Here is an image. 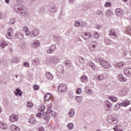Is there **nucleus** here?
Segmentation results:
<instances>
[{
  "instance_id": "1",
  "label": "nucleus",
  "mask_w": 131,
  "mask_h": 131,
  "mask_svg": "<svg viewBox=\"0 0 131 131\" xmlns=\"http://www.w3.org/2000/svg\"><path fill=\"white\" fill-rule=\"evenodd\" d=\"M14 10L16 13L21 14L23 16H26L27 12L25 11V8L22 5H16L14 7Z\"/></svg>"
},
{
  "instance_id": "2",
  "label": "nucleus",
  "mask_w": 131,
  "mask_h": 131,
  "mask_svg": "<svg viewBox=\"0 0 131 131\" xmlns=\"http://www.w3.org/2000/svg\"><path fill=\"white\" fill-rule=\"evenodd\" d=\"M47 63H52V64H56L59 63L60 60L57 56H50L48 57L46 60Z\"/></svg>"
},
{
  "instance_id": "3",
  "label": "nucleus",
  "mask_w": 131,
  "mask_h": 131,
  "mask_svg": "<svg viewBox=\"0 0 131 131\" xmlns=\"http://www.w3.org/2000/svg\"><path fill=\"white\" fill-rule=\"evenodd\" d=\"M100 65L105 69H109V68H111V64L107 61L104 60L103 58L100 60Z\"/></svg>"
},
{
  "instance_id": "4",
  "label": "nucleus",
  "mask_w": 131,
  "mask_h": 131,
  "mask_svg": "<svg viewBox=\"0 0 131 131\" xmlns=\"http://www.w3.org/2000/svg\"><path fill=\"white\" fill-rule=\"evenodd\" d=\"M58 90L59 93H65L67 91V85L65 84H60L58 86Z\"/></svg>"
},
{
  "instance_id": "5",
  "label": "nucleus",
  "mask_w": 131,
  "mask_h": 131,
  "mask_svg": "<svg viewBox=\"0 0 131 131\" xmlns=\"http://www.w3.org/2000/svg\"><path fill=\"white\" fill-rule=\"evenodd\" d=\"M107 120L110 123H112V124H116L117 123V120H116L114 115L109 116Z\"/></svg>"
},
{
  "instance_id": "6",
  "label": "nucleus",
  "mask_w": 131,
  "mask_h": 131,
  "mask_svg": "<svg viewBox=\"0 0 131 131\" xmlns=\"http://www.w3.org/2000/svg\"><path fill=\"white\" fill-rule=\"evenodd\" d=\"M39 35V30L38 29H34L31 31V37H37Z\"/></svg>"
},
{
  "instance_id": "7",
  "label": "nucleus",
  "mask_w": 131,
  "mask_h": 131,
  "mask_svg": "<svg viewBox=\"0 0 131 131\" xmlns=\"http://www.w3.org/2000/svg\"><path fill=\"white\" fill-rule=\"evenodd\" d=\"M112 106H113L112 103H111L110 101L106 100L105 101V105L104 106L105 111H111Z\"/></svg>"
},
{
  "instance_id": "8",
  "label": "nucleus",
  "mask_w": 131,
  "mask_h": 131,
  "mask_svg": "<svg viewBox=\"0 0 131 131\" xmlns=\"http://www.w3.org/2000/svg\"><path fill=\"white\" fill-rule=\"evenodd\" d=\"M115 13L118 17H123L124 15V12L120 8L116 9Z\"/></svg>"
},
{
  "instance_id": "9",
  "label": "nucleus",
  "mask_w": 131,
  "mask_h": 131,
  "mask_svg": "<svg viewBox=\"0 0 131 131\" xmlns=\"http://www.w3.org/2000/svg\"><path fill=\"white\" fill-rule=\"evenodd\" d=\"M18 119H19V116L16 114H13L9 117L10 122H16L18 121Z\"/></svg>"
},
{
  "instance_id": "10",
  "label": "nucleus",
  "mask_w": 131,
  "mask_h": 131,
  "mask_svg": "<svg viewBox=\"0 0 131 131\" xmlns=\"http://www.w3.org/2000/svg\"><path fill=\"white\" fill-rule=\"evenodd\" d=\"M85 93L87 94L88 95H94V90L92 89V88L91 86H86L85 89Z\"/></svg>"
},
{
  "instance_id": "11",
  "label": "nucleus",
  "mask_w": 131,
  "mask_h": 131,
  "mask_svg": "<svg viewBox=\"0 0 131 131\" xmlns=\"http://www.w3.org/2000/svg\"><path fill=\"white\" fill-rule=\"evenodd\" d=\"M39 45H40V43L38 40H34L31 43V47H32V48H36L39 47Z\"/></svg>"
},
{
  "instance_id": "12",
  "label": "nucleus",
  "mask_w": 131,
  "mask_h": 131,
  "mask_svg": "<svg viewBox=\"0 0 131 131\" xmlns=\"http://www.w3.org/2000/svg\"><path fill=\"white\" fill-rule=\"evenodd\" d=\"M84 39H92L93 38V34L91 32H85L84 35L83 36Z\"/></svg>"
},
{
  "instance_id": "13",
  "label": "nucleus",
  "mask_w": 131,
  "mask_h": 131,
  "mask_svg": "<svg viewBox=\"0 0 131 131\" xmlns=\"http://www.w3.org/2000/svg\"><path fill=\"white\" fill-rule=\"evenodd\" d=\"M12 34H13V28H10L8 29L6 37H7V38H11L10 37L12 36Z\"/></svg>"
},
{
  "instance_id": "14",
  "label": "nucleus",
  "mask_w": 131,
  "mask_h": 131,
  "mask_svg": "<svg viewBox=\"0 0 131 131\" xmlns=\"http://www.w3.org/2000/svg\"><path fill=\"white\" fill-rule=\"evenodd\" d=\"M56 50V45H52L49 50H47L48 54H52Z\"/></svg>"
},
{
  "instance_id": "15",
  "label": "nucleus",
  "mask_w": 131,
  "mask_h": 131,
  "mask_svg": "<svg viewBox=\"0 0 131 131\" xmlns=\"http://www.w3.org/2000/svg\"><path fill=\"white\" fill-rule=\"evenodd\" d=\"M23 93V92L21 91V90L19 89V88L16 89L15 91H14V94L16 96H19V97H22Z\"/></svg>"
},
{
  "instance_id": "16",
  "label": "nucleus",
  "mask_w": 131,
  "mask_h": 131,
  "mask_svg": "<svg viewBox=\"0 0 131 131\" xmlns=\"http://www.w3.org/2000/svg\"><path fill=\"white\" fill-rule=\"evenodd\" d=\"M15 38H18L19 39H23L24 37V35H23L22 33L20 32H17L15 34Z\"/></svg>"
},
{
  "instance_id": "17",
  "label": "nucleus",
  "mask_w": 131,
  "mask_h": 131,
  "mask_svg": "<svg viewBox=\"0 0 131 131\" xmlns=\"http://www.w3.org/2000/svg\"><path fill=\"white\" fill-rule=\"evenodd\" d=\"M95 78L96 80H97V81L99 80H103V79L105 78V76H104L103 74H101V75L96 76Z\"/></svg>"
},
{
  "instance_id": "18",
  "label": "nucleus",
  "mask_w": 131,
  "mask_h": 131,
  "mask_svg": "<svg viewBox=\"0 0 131 131\" xmlns=\"http://www.w3.org/2000/svg\"><path fill=\"white\" fill-rule=\"evenodd\" d=\"M120 104L121 106H123V107H127L128 105H130V102L128 100H125L120 103Z\"/></svg>"
},
{
  "instance_id": "19",
  "label": "nucleus",
  "mask_w": 131,
  "mask_h": 131,
  "mask_svg": "<svg viewBox=\"0 0 131 131\" xmlns=\"http://www.w3.org/2000/svg\"><path fill=\"white\" fill-rule=\"evenodd\" d=\"M124 72L126 76L129 77L131 75V69L128 68L126 70H125Z\"/></svg>"
},
{
  "instance_id": "20",
  "label": "nucleus",
  "mask_w": 131,
  "mask_h": 131,
  "mask_svg": "<svg viewBox=\"0 0 131 131\" xmlns=\"http://www.w3.org/2000/svg\"><path fill=\"white\" fill-rule=\"evenodd\" d=\"M75 114V110L74 108H71L69 112L68 115L70 117H73Z\"/></svg>"
},
{
  "instance_id": "21",
  "label": "nucleus",
  "mask_w": 131,
  "mask_h": 131,
  "mask_svg": "<svg viewBox=\"0 0 131 131\" xmlns=\"http://www.w3.org/2000/svg\"><path fill=\"white\" fill-rule=\"evenodd\" d=\"M118 79L119 81H122V82L126 81V78L124 77L122 74H120L119 75Z\"/></svg>"
},
{
  "instance_id": "22",
  "label": "nucleus",
  "mask_w": 131,
  "mask_h": 131,
  "mask_svg": "<svg viewBox=\"0 0 131 131\" xmlns=\"http://www.w3.org/2000/svg\"><path fill=\"white\" fill-rule=\"evenodd\" d=\"M0 128H2V129H8V125H7V124L4 122H1Z\"/></svg>"
},
{
  "instance_id": "23",
  "label": "nucleus",
  "mask_w": 131,
  "mask_h": 131,
  "mask_svg": "<svg viewBox=\"0 0 131 131\" xmlns=\"http://www.w3.org/2000/svg\"><path fill=\"white\" fill-rule=\"evenodd\" d=\"M105 15L106 17H111L113 16L114 14L111 10H108L106 11Z\"/></svg>"
},
{
  "instance_id": "24",
  "label": "nucleus",
  "mask_w": 131,
  "mask_h": 131,
  "mask_svg": "<svg viewBox=\"0 0 131 131\" xmlns=\"http://www.w3.org/2000/svg\"><path fill=\"white\" fill-rule=\"evenodd\" d=\"M52 98V95L50 93H47L44 97L45 101H49Z\"/></svg>"
},
{
  "instance_id": "25",
  "label": "nucleus",
  "mask_w": 131,
  "mask_h": 131,
  "mask_svg": "<svg viewBox=\"0 0 131 131\" xmlns=\"http://www.w3.org/2000/svg\"><path fill=\"white\" fill-rule=\"evenodd\" d=\"M48 114L47 112L43 113L42 114L43 118L44 119H46L47 121H49L50 120V116H48Z\"/></svg>"
},
{
  "instance_id": "26",
  "label": "nucleus",
  "mask_w": 131,
  "mask_h": 131,
  "mask_svg": "<svg viewBox=\"0 0 131 131\" xmlns=\"http://www.w3.org/2000/svg\"><path fill=\"white\" fill-rule=\"evenodd\" d=\"M11 128L12 131H20V128L14 125L11 126Z\"/></svg>"
},
{
  "instance_id": "27",
  "label": "nucleus",
  "mask_w": 131,
  "mask_h": 131,
  "mask_svg": "<svg viewBox=\"0 0 131 131\" xmlns=\"http://www.w3.org/2000/svg\"><path fill=\"white\" fill-rule=\"evenodd\" d=\"M49 12L50 13H57V8L55 6H52L51 7Z\"/></svg>"
},
{
  "instance_id": "28",
  "label": "nucleus",
  "mask_w": 131,
  "mask_h": 131,
  "mask_svg": "<svg viewBox=\"0 0 131 131\" xmlns=\"http://www.w3.org/2000/svg\"><path fill=\"white\" fill-rule=\"evenodd\" d=\"M46 76L48 79H49V80H52L53 79V78H54V76H53V75H52V74H51V73H49V72L46 73Z\"/></svg>"
},
{
  "instance_id": "29",
  "label": "nucleus",
  "mask_w": 131,
  "mask_h": 131,
  "mask_svg": "<svg viewBox=\"0 0 131 131\" xmlns=\"http://www.w3.org/2000/svg\"><path fill=\"white\" fill-rule=\"evenodd\" d=\"M81 81L82 82H88V77L83 75L81 77Z\"/></svg>"
},
{
  "instance_id": "30",
  "label": "nucleus",
  "mask_w": 131,
  "mask_h": 131,
  "mask_svg": "<svg viewBox=\"0 0 131 131\" xmlns=\"http://www.w3.org/2000/svg\"><path fill=\"white\" fill-rule=\"evenodd\" d=\"M96 15H98V16H100L101 18H103L104 17V14L103 13V11L101 10H98L96 12Z\"/></svg>"
},
{
  "instance_id": "31",
  "label": "nucleus",
  "mask_w": 131,
  "mask_h": 131,
  "mask_svg": "<svg viewBox=\"0 0 131 131\" xmlns=\"http://www.w3.org/2000/svg\"><path fill=\"white\" fill-rule=\"evenodd\" d=\"M29 122L32 124H35L36 123V120H35L34 118H31L29 120Z\"/></svg>"
},
{
  "instance_id": "32",
  "label": "nucleus",
  "mask_w": 131,
  "mask_h": 131,
  "mask_svg": "<svg viewBox=\"0 0 131 131\" xmlns=\"http://www.w3.org/2000/svg\"><path fill=\"white\" fill-rule=\"evenodd\" d=\"M68 128L71 130V129H73V128L74 127V125L72 123H70L67 125Z\"/></svg>"
},
{
  "instance_id": "33",
  "label": "nucleus",
  "mask_w": 131,
  "mask_h": 131,
  "mask_svg": "<svg viewBox=\"0 0 131 131\" xmlns=\"http://www.w3.org/2000/svg\"><path fill=\"white\" fill-rule=\"evenodd\" d=\"M38 110L39 111H40V112H44L45 110H46V106H45V105H42L38 108Z\"/></svg>"
},
{
  "instance_id": "34",
  "label": "nucleus",
  "mask_w": 131,
  "mask_h": 131,
  "mask_svg": "<svg viewBox=\"0 0 131 131\" xmlns=\"http://www.w3.org/2000/svg\"><path fill=\"white\" fill-rule=\"evenodd\" d=\"M89 65L90 67H91V68H92V69H93V70H95L96 66L95 65V63H93L92 62H89Z\"/></svg>"
},
{
  "instance_id": "35",
  "label": "nucleus",
  "mask_w": 131,
  "mask_h": 131,
  "mask_svg": "<svg viewBox=\"0 0 131 131\" xmlns=\"http://www.w3.org/2000/svg\"><path fill=\"white\" fill-rule=\"evenodd\" d=\"M76 100L78 103L80 104L81 103V100H82V97L81 96H76Z\"/></svg>"
},
{
  "instance_id": "36",
  "label": "nucleus",
  "mask_w": 131,
  "mask_h": 131,
  "mask_svg": "<svg viewBox=\"0 0 131 131\" xmlns=\"http://www.w3.org/2000/svg\"><path fill=\"white\" fill-rule=\"evenodd\" d=\"M110 35H113V36H114L115 37H117V35L115 34V31L112 29L110 30Z\"/></svg>"
},
{
  "instance_id": "37",
  "label": "nucleus",
  "mask_w": 131,
  "mask_h": 131,
  "mask_svg": "<svg viewBox=\"0 0 131 131\" xmlns=\"http://www.w3.org/2000/svg\"><path fill=\"white\" fill-rule=\"evenodd\" d=\"M33 63L35 64V65H39V64L40 63V61L38 58H35L33 61Z\"/></svg>"
},
{
  "instance_id": "38",
  "label": "nucleus",
  "mask_w": 131,
  "mask_h": 131,
  "mask_svg": "<svg viewBox=\"0 0 131 131\" xmlns=\"http://www.w3.org/2000/svg\"><path fill=\"white\" fill-rule=\"evenodd\" d=\"M110 100L112 101V102H117V98L115 96H111L110 97Z\"/></svg>"
},
{
  "instance_id": "39",
  "label": "nucleus",
  "mask_w": 131,
  "mask_h": 131,
  "mask_svg": "<svg viewBox=\"0 0 131 131\" xmlns=\"http://www.w3.org/2000/svg\"><path fill=\"white\" fill-rule=\"evenodd\" d=\"M79 62H80V63H81V64H84V63H85V60H84L83 59V57H79Z\"/></svg>"
},
{
  "instance_id": "40",
  "label": "nucleus",
  "mask_w": 131,
  "mask_h": 131,
  "mask_svg": "<svg viewBox=\"0 0 131 131\" xmlns=\"http://www.w3.org/2000/svg\"><path fill=\"white\" fill-rule=\"evenodd\" d=\"M104 42L105 43H106V45H111L112 43L111 40L108 39H105Z\"/></svg>"
},
{
  "instance_id": "41",
  "label": "nucleus",
  "mask_w": 131,
  "mask_h": 131,
  "mask_svg": "<svg viewBox=\"0 0 131 131\" xmlns=\"http://www.w3.org/2000/svg\"><path fill=\"white\" fill-rule=\"evenodd\" d=\"M97 46L95 44H93L91 47H89L90 51H95V49Z\"/></svg>"
},
{
  "instance_id": "42",
  "label": "nucleus",
  "mask_w": 131,
  "mask_h": 131,
  "mask_svg": "<svg viewBox=\"0 0 131 131\" xmlns=\"http://www.w3.org/2000/svg\"><path fill=\"white\" fill-rule=\"evenodd\" d=\"M65 65L67 66V67H70L71 66V62L70 61H66L64 62Z\"/></svg>"
},
{
  "instance_id": "43",
  "label": "nucleus",
  "mask_w": 131,
  "mask_h": 131,
  "mask_svg": "<svg viewBox=\"0 0 131 131\" xmlns=\"http://www.w3.org/2000/svg\"><path fill=\"white\" fill-rule=\"evenodd\" d=\"M80 23L79 21H75L74 24V26L76 27H79L80 26Z\"/></svg>"
},
{
  "instance_id": "44",
  "label": "nucleus",
  "mask_w": 131,
  "mask_h": 131,
  "mask_svg": "<svg viewBox=\"0 0 131 131\" xmlns=\"http://www.w3.org/2000/svg\"><path fill=\"white\" fill-rule=\"evenodd\" d=\"M6 46H8V44L6 43V42H2L1 43V47L2 48V49H4Z\"/></svg>"
},
{
  "instance_id": "45",
  "label": "nucleus",
  "mask_w": 131,
  "mask_h": 131,
  "mask_svg": "<svg viewBox=\"0 0 131 131\" xmlns=\"http://www.w3.org/2000/svg\"><path fill=\"white\" fill-rule=\"evenodd\" d=\"M33 106V104L32 103L29 102L27 103V106L29 108H32V106Z\"/></svg>"
},
{
  "instance_id": "46",
  "label": "nucleus",
  "mask_w": 131,
  "mask_h": 131,
  "mask_svg": "<svg viewBox=\"0 0 131 131\" xmlns=\"http://www.w3.org/2000/svg\"><path fill=\"white\" fill-rule=\"evenodd\" d=\"M26 33V35H27V36H29L30 35H31V32H30V31L28 30L27 31L25 32Z\"/></svg>"
},
{
  "instance_id": "47",
  "label": "nucleus",
  "mask_w": 131,
  "mask_h": 131,
  "mask_svg": "<svg viewBox=\"0 0 131 131\" xmlns=\"http://www.w3.org/2000/svg\"><path fill=\"white\" fill-rule=\"evenodd\" d=\"M33 89L34 91H37V90H39V86L37 85H34L33 86Z\"/></svg>"
},
{
  "instance_id": "48",
  "label": "nucleus",
  "mask_w": 131,
  "mask_h": 131,
  "mask_svg": "<svg viewBox=\"0 0 131 131\" xmlns=\"http://www.w3.org/2000/svg\"><path fill=\"white\" fill-rule=\"evenodd\" d=\"M99 34H98V32H96L94 33V38H95L96 39L99 38Z\"/></svg>"
},
{
  "instance_id": "49",
  "label": "nucleus",
  "mask_w": 131,
  "mask_h": 131,
  "mask_svg": "<svg viewBox=\"0 0 131 131\" xmlns=\"http://www.w3.org/2000/svg\"><path fill=\"white\" fill-rule=\"evenodd\" d=\"M23 65L25 67H29V63L28 62H24Z\"/></svg>"
},
{
  "instance_id": "50",
  "label": "nucleus",
  "mask_w": 131,
  "mask_h": 131,
  "mask_svg": "<svg viewBox=\"0 0 131 131\" xmlns=\"http://www.w3.org/2000/svg\"><path fill=\"white\" fill-rule=\"evenodd\" d=\"M15 22H16V18H13L10 20V24H14Z\"/></svg>"
},
{
  "instance_id": "51",
  "label": "nucleus",
  "mask_w": 131,
  "mask_h": 131,
  "mask_svg": "<svg viewBox=\"0 0 131 131\" xmlns=\"http://www.w3.org/2000/svg\"><path fill=\"white\" fill-rule=\"evenodd\" d=\"M104 7H111V3L110 2H107L105 4Z\"/></svg>"
},
{
  "instance_id": "52",
  "label": "nucleus",
  "mask_w": 131,
  "mask_h": 131,
  "mask_svg": "<svg viewBox=\"0 0 131 131\" xmlns=\"http://www.w3.org/2000/svg\"><path fill=\"white\" fill-rule=\"evenodd\" d=\"M117 66L118 67H122L123 66H124V63L123 62H120L118 63Z\"/></svg>"
},
{
  "instance_id": "53",
  "label": "nucleus",
  "mask_w": 131,
  "mask_h": 131,
  "mask_svg": "<svg viewBox=\"0 0 131 131\" xmlns=\"http://www.w3.org/2000/svg\"><path fill=\"white\" fill-rule=\"evenodd\" d=\"M81 93V88H78L77 90L76 94L78 95Z\"/></svg>"
},
{
  "instance_id": "54",
  "label": "nucleus",
  "mask_w": 131,
  "mask_h": 131,
  "mask_svg": "<svg viewBox=\"0 0 131 131\" xmlns=\"http://www.w3.org/2000/svg\"><path fill=\"white\" fill-rule=\"evenodd\" d=\"M39 13H41L42 14L46 12V9L45 8H41L39 11Z\"/></svg>"
},
{
  "instance_id": "55",
  "label": "nucleus",
  "mask_w": 131,
  "mask_h": 131,
  "mask_svg": "<svg viewBox=\"0 0 131 131\" xmlns=\"http://www.w3.org/2000/svg\"><path fill=\"white\" fill-rule=\"evenodd\" d=\"M101 60H103V58H96L95 61L96 62H97V63L99 62L100 63V64H101Z\"/></svg>"
},
{
  "instance_id": "56",
  "label": "nucleus",
  "mask_w": 131,
  "mask_h": 131,
  "mask_svg": "<svg viewBox=\"0 0 131 131\" xmlns=\"http://www.w3.org/2000/svg\"><path fill=\"white\" fill-rule=\"evenodd\" d=\"M23 30L25 32H26V31H27L28 30V28L26 26H25L23 28Z\"/></svg>"
},
{
  "instance_id": "57",
  "label": "nucleus",
  "mask_w": 131,
  "mask_h": 131,
  "mask_svg": "<svg viewBox=\"0 0 131 131\" xmlns=\"http://www.w3.org/2000/svg\"><path fill=\"white\" fill-rule=\"evenodd\" d=\"M115 107L117 108V109H119V108L121 107V104L120 103L119 104L117 103V104L115 105Z\"/></svg>"
},
{
  "instance_id": "58",
  "label": "nucleus",
  "mask_w": 131,
  "mask_h": 131,
  "mask_svg": "<svg viewBox=\"0 0 131 131\" xmlns=\"http://www.w3.org/2000/svg\"><path fill=\"white\" fill-rule=\"evenodd\" d=\"M51 114L52 116H56V112L54 111H52Z\"/></svg>"
},
{
  "instance_id": "59",
  "label": "nucleus",
  "mask_w": 131,
  "mask_h": 131,
  "mask_svg": "<svg viewBox=\"0 0 131 131\" xmlns=\"http://www.w3.org/2000/svg\"><path fill=\"white\" fill-rule=\"evenodd\" d=\"M85 24L86 23L84 21L81 22V26H82V27L85 26Z\"/></svg>"
},
{
  "instance_id": "60",
  "label": "nucleus",
  "mask_w": 131,
  "mask_h": 131,
  "mask_svg": "<svg viewBox=\"0 0 131 131\" xmlns=\"http://www.w3.org/2000/svg\"><path fill=\"white\" fill-rule=\"evenodd\" d=\"M115 131H122V129H119L118 128H114Z\"/></svg>"
},
{
  "instance_id": "61",
  "label": "nucleus",
  "mask_w": 131,
  "mask_h": 131,
  "mask_svg": "<svg viewBox=\"0 0 131 131\" xmlns=\"http://www.w3.org/2000/svg\"><path fill=\"white\" fill-rule=\"evenodd\" d=\"M42 114H41V113H37L36 115V116L37 117H41Z\"/></svg>"
},
{
  "instance_id": "62",
  "label": "nucleus",
  "mask_w": 131,
  "mask_h": 131,
  "mask_svg": "<svg viewBox=\"0 0 131 131\" xmlns=\"http://www.w3.org/2000/svg\"><path fill=\"white\" fill-rule=\"evenodd\" d=\"M55 40H56L58 42H59V41H60V37H56L55 38Z\"/></svg>"
},
{
  "instance_id": "63",
  "label": "nucleus",
  "mask_w": 131,
  "mask_h": 131,
  "mask_svg": "<svg viewBox=\"0 0 131 131\" xmlns=\"http://www.w3.org/2000/svg\"><path fill=\"white\" fill-rule=\"evenodd\" d=\"M39 131H45V128L42 127H40L39 128Z\"/></svg>"
},
{
  "instance_id": "64",
  "label": "nucleus",
  "mask_w": 131,
  "mask_h": 131,
  "mask_svg": "<svg viewBox=\"0 0 131 131\" xmlns=\"http://www.w3.org/2000/svg\"><path fill=\"white\" fill-rule=\"evenodd\" d=\"M48 110H52V105H50V106L48 107Z\"/></svg>"
}]
</instances>
